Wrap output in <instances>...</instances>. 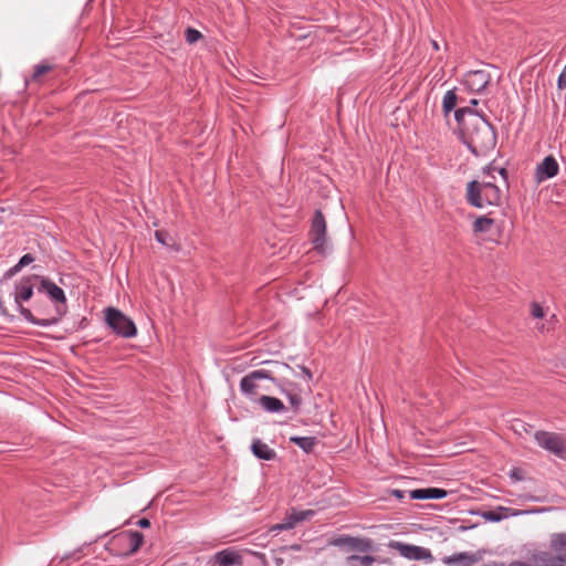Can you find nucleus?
Returning <instances> with one entry per match:
<instances>
[{"instance_id": "423d86ee", "label": "nucleus", "mask_w": 566, "mask_h": 566, "mask_svg": "<svg viewBox=\"0 0 566 566\" xmlns=\"http://www.w3.org/2000/svg\"><path fill=\"white\" fill-rule=\"evenodd\" d=\"M38 274L22 276L14 283L12 293L17 311L21 315V308H28L24 303L32 302L38 294Z\"/></svg>"}, {"instance_id": "72a5a7b5", "label": "nucleus", "mask_w": 566, "mask_h": 566, "mask_svg": "<svg viewBox=\"0 0 566 566\" xmlns=\"http://www.w3.org/2000/svg\"><path fill=\"white\" fill-rule=\"evenodd\" d=\"M293 528V523H287L286 520H284L282 523H277L271 527V532H279V531H285Z\"/></svg>"}, {"instance_id": "20e7f679", "label": "nucleus", "mask_w": 566, "mask_h": 566, "mask_svg": "<svg viewBox=\"0 0 566 566\" xmlns=\"http://www.w3.org/2000/svg\"><path fill=\"white\" fill-rule=\"evenodd\" d=\"M106 325L116 335L124 338H132L137 334V327L133 319L116 307H107L104 311Z\"/></svg>"}, {"instance_id": "c85d7f7f", "label": "nucleus", "mask_w": 566, "mask_h": 566, "mask_svg": "<svg viewBox=\"0 0 566 566\" xmlns=\"http://www.w3.org/2000/svg\"><path fill=\"white\" fill-rule=\"evenodd\" d=\"M155 238L159 243L166 247H170V242L172 241V238L169 235V233L164 230H156Z\"/></svg>"}, {"instance_id": "393cba45", "label": "nucleus", "mask_w": 566, "mask_h": 566, "mask_svg": "<svg viewBox=\"0 0 566 566\" xmlns=\"http://www.w3.org/2000/svg\"><path fill=\"white\" fill-rule=\"evenodd\" d=\"M129 554L136 553L144 544V535L138 531H129Z\"/></svg>"}, {"instance_id": "a18cd8bd", "label": "nucleus", "mask_w": 566, "mask_h": 566, "mask_svg": "<svg viewBox=\"0 0 566 566\" xmlns=\"http://www.w3.org/2000/svg\"><path fill=\"white\" fill-rule=\"evenodd\" d=\"M431 44H432V48H433L436 51H439V50H440V45H439V43H438L436 40H431Z\"/></svg>"}, {"instance_id": "de8ad7c7", "label": "nucleus", "mask_w": 566, "mask_h": 566, "mask_svg": "<svg viewBox=\"0 0 566 566\" xmlns=\"http://www.w3.org/2000/svg\"><path fill=\"white\" fill-rule=\"evenodd\" d=\"M486 66H488V67H490V69H493V70H496V69H497L496 66H494V65H492V64H486Z\"/></svg>"}, {"instance_id": "aec40b11", "label": "nucleus", "mask_w": 566, "mask_h": 566, "mask_svg": "<svg viewBox=\"0 0 566 566\" xmlns=\"http://www.w3.org/2000/svg\"><path fill=\"white\" fill-rule=\"evenodd\" d=\"M258 403L261 406V408L263 410H265L266 412H271V413H276V412H281V411L285 410V406L282 402V400H280L276 397H272V396H266V395L261 396L258 399Z\"/></svg>"}, {"instance_id": "9d476101", "label": "nucleus", "mask_w": 566, "mask_h": 566, "mask_svg": "<svg viewBox=\"0 0 566 566\" xmlns=\"http://www.w3.org/2000/svg\"><path fill=\"white\" fill-rule=\"evenodd\" d=\"M260 379H269L276 384V379L273 376V371L270 369H256L249 373L244 376L240 381V389L244 395L254 396L256 395L258 384L256 381Z\"/></svg>"}, {"instance_id": "7c9ffc66", "label": "nucleus", "mask_w": 566, "mask_h": 566, "mask_svg": "<svg viewBox=\"0 0 566 566\" xmlns=\"http://www.w3.org/2000/svg\"><path fill=\"white\" fill-rule=\"evenodd\" d=\"M497 171L502 178L507 182V178H509V171L507 169L501 167V168H496L494 167L492 164H490L489 166H486L484 169H483V172L484 174H488V175H491L492 171Z\"/></svg>"}, {"instance_id": "f257e3e1", "label": "nucleus", "mask_w": 566, "mask_h": 566, "mask_svg": "<svg viewBox=\"0 0 566 566\" xmlns=\"http://www.w3.org/2000/svg\"><path fill=\"white\" fill-rule=\"evenodd\" d=\"M454 119L461 140L474 156H485L495 148L496 130L484 114L471 107H460L454 111Z\"/></svg>"}, {"instance_id": "ea45409f", "label": "nucleus", "mask_w": 566, "mask_h": 566, "mask_svg": "<svg viewBox=\"0 0 566 566\" xmlns=\"http://www.w3.org/2000/svg\"><path fill=\"white\" fill-rule=\"evenodd\" d=\"M265 364H274L279 369H291V367L287 364L279 361H265Z\"/></svg>"}, {"instance_id": "6e6552de", "label": "nucleus", "mask_w": 566, "mask_h": 566, "mask_svg": "<svg viewBox=\"0 0 566 566\" xmlns=\"http://www.w3.org/2000/svg\"><path fill=\"white\" fill-rule=\"evenodd\" d=\"M38 294L67 312V300L64 291L49 276L38 274Z\"/></svg>"}, {"instance_id": "f8f14e48", "label": "nucleus", "mask_w": 566, "mask_h": 566, "mask_svg": "<svg viewBox=\"0 0 566 566\" xmlns=\"http://www.w3.org/2000/svg\"><path fill=\"white\" fill-rule=\"evenodd\" d=\"M559 171V165L557 160L552 156H546L535 169L536 184H541L547 179L555 177Z\"/></svg>"}, {"instance_id": "6ab92c4d", "label": "nucleus", "mask_w": 566, "mask_h": 566, "mask_svg": "<svg viewBox=\"0 0 566 566\" xmlns=\"http://www.w3.org/2000/svg\"><path fill=\"white\" fill-rule=\"evenodd\" d=\"M214 560L219 566L242 565V557L231 549L218 552L214 555Z\"/></svg>"}, {"instance_id": "f03ea898", "label": "nucleus", "mask_w": 566, "mask_h": 566, "mask_svg": "<svg viewBox=\"0 0 566 566\" xmlns=\"http://www.w3.org/2000/svg\"><path fill=\"white\" fill-rule=\"evenodd\" d=\"M66 311L59 307L40 294H36L31 306L21 308V316L29 323L48 327L56 325L66 315Z\"/></svg>"}, {"instance_id": "bb28decb", "label": "nucleus", "mask_w": 566, "mask_h": 566, "mask_svg": "<svg viewBox=\"0 0 566 566\" xmlns=\"http://www.w3.org/2000/svg\"><path fill=\"white\" fill-rule=\"evenodd\" d=\"M349 564L359 563L361 566H371L375 562V557L370 555L359 556L352 555L347 557Z\"/></svg>"}, {"instance_id": "a19ab883", "label": "nucleus", "mask_w": 566, "mask_h": 566, "mask_svg": "<svg viewBox=\"0 0 566 566\" xmlns=\"http://www.w3.org/2000/svg\"><path fill=\"white\" fill-rule=\"evenodd\" d=\"M301 370L307 377L308 380H312L313 376H312L311 370L307 367L301 366Z\"/></svg>"}, {"instance_id": "a211bd4d", "label": "nucleus", "mask_w": 566, "mask_h": 566, "mask_svg": "<svg viewBox=\"0 0 566 566\" xmlns=\"http://www.w3.org/2000/svg\"><path fill=\"white\" fill-rule=\"evenodd\" d=\"M482 558L480 553H458L453 554L452 556H449L443 559L446 564H458L461 563L464 566H471L475 563H478Z\"/></svg>"}, {"instance_id": "b1692460", "label": "nucleus", "mask_w": 566, "mask_h": 566, "mask_svg": "<svg viewBox=\"0 0 566 566\" xmlns=\"http://www.w3.org/2000/svg\"><path fill=\"white\" fill-rule=\"evenodd\" d=\"M494 219L488 217V216H481L475 219V221L472 224L473 231L475 233L478 232H489L491 228L494 224Z\"/></svg>"}, {"instance_id": "39448f33", "label": "nucleus", "mask_w": 566, "mask_h": 566, "mask_svg": "<svg viewBox=\"0 0 566 566\" xmlns=\"http://www.w3.org/2000/svg\"><path fill=\"white\" fill-rule=\"evenodd\" d=\"M549 546L555 555L541 552L535 559L545 564L544 566H566V533L552 534Z\"/></svg>"}, {"instance_id": "09e8293b", "label": "nucleus", "mask_w": 566, "mask_h": 566, "mask_svg": "<svg viewBox=\"0 0 566 566\" xmlns=\"http://www.w3.org/2000/svg\"><path fill=\"white\" fill-rule=\"evenodd\" d=\"M292 548L293 549H300V546L298 545H293Z\"/></svg>"}, {"instance_id": "0eeeda50", "label": "nucleus", "mask_w": 566, "mask_h": 566, "mask_svg": "<svg viewBox=\"0 0 566 566\" xmlns=\"http://www.w3.org/2000/svg\"><path fill=\"white\" fill-rule=\"evenodd\" d=\"M326 230L325 216L321 209H316L311 220L310 239L314 250L319 254H325L326 252Z\"/></svg>"}, {"instance_id": "ddd939ff", "label": "nucleus", "mask_w": 566, "mask_h": 566, "mask_svg": "<svg viewBox=\"0 0 566 566\" xmlns=\"http://www.w3.org/2000/svg\"><path fill=\"white\" fill-rule=\"evenodd\" d=\"M337 545L346 546L349 551H357L361 553L373 552L374 544L369 538H360L353 536H344L336 541Z\"/></svg>"}, {"instance_id": "cd10ccee", "label": "nucleus", "mask_w": 566, "mask_h": 566, "mask_svg": "<svg viewBox=\"0 0 566 566\" xmlns=\"http://www.w3.org/2000/svg\"><path fill=\"white\" fill-rule=\"evenodd\" d=\"M52 69H53V66L48 63H41L39 65H35L33 74H32V80L39 81L43 75L49 73Z\"/></svg>"}, {"instance_id": "4468645a", "label": "nucleus", "mask_w": 566, "mask_h": 566, "mask_svg": "<svg viewBox=\"0 0 566 566\" xmlns=\"http://www.w3.org/2000/svg\"><path fill=\"white\" fill-rule=\"evenodd\" d=\"M396 545L400 554L408 559L421 560L432 558L431 552L427 548L402 543H396Z\"/></svg>"}, {"instance_id": "412c9836", "label": "nucleus", "mask_w": 566, "mask_h": 566, "mask_svg": "<svg viewBox=\"0 0 566 566\" xmlns=\"http://www.w3.org/2000/svg\"><path fill=\"white\" fill-rule=\"evenodd\" d=\"M290 442L296 444L305 453H312L314 451V447L317 444V439L316 437L293 436L290 438Z\"/></svg>"}, {"instance_id": "37998d69", "label": "nucleus", "mask_w": 566, "mask_h": 566, "mask_svg": "<svg viewBox=\"0 0 566 566\" xmlns=\"http://www.w3.org/2000/svg\"><path fill=\"white\" fill-rule=\"evenodd\" d=\"M509 566H532L525 562H520V560H515V562H512Z\"/></svg>"}, {"instance_id": "e433bc0d", "label": "nucleus", "mask_w": 566, "mask_h": 566, "mask_svg": "<svg viewBox=\"0 0 566 566\" xmlns=\"http://www.w3.org/2000/svg\"><path fill=\"white\" fill-rule=\"evenodd\" d=\"M510 476L512 479H514L515 481H521L523 480V471L518 468H514L511 473H510Z\"/></svg>"}, {"instance_id": "f3484780", "label": "nucleus", "mask_w": 566, "mask_h": 566, "mask_svg": "<svg viewBox=\"0 0 566 566\" xmlns=\"http://www.w3.org/2000/svg\"><path fill=\"white\" fill-rule=\"evenodd\" d=\"M276 385L281 389V392L287 397L293 411L295 413H297L302 406V397L297 391H295V387H296L295 384L287 382V387L282 386L281 384H277V382H276Z\"/></svg>"}, {"instance_id": "5701e85b", "label": "nucleus", "mask_w": 566, "mask_h": 566, "mask_svg": "<svg viewBox=\"0 0 566 566\" xmlns=\"http://www.w3.org/2000/svg\"><path fill=\"white\" fill-rule=\"evenodd\" d=\"M511 509L499 506L496 510H489L482 513V517L490 522H500L509 516Z\"/></svg>"}, {"instance_id": "7ed1b4c3", "label": "nucleus", "mask_w": 566, "mask_h": 566, "mask_svg": "<svg viewBox=\"0 0 566 566\" xmlns=\"http://www.w3.org/2000/svg\"><path fill=\"white\" fill-rule=\"evenodd\" d=\"M465 199L474 208H484L485 206H501L502 191L492 181L480 182L472 180L467 185Z\"/></svg>"}, {"instance_id": "c03bdc74", "label": "nucleus", "mask_w": 566, "mask_h": 566, "mask_svg": "<svg viewBox=\"0 0 566 566\" xmlns=\"http://www.w3.org/2000/svg\"><path fill=\"white\" fill-rule=\"evenodd\" d=\"M88 321L86 317H83L80 322V327L81 328H84L86 325H87Z\"/></svg>"}, {"instance_id": "f704fd0d", "label": "nucleus", "mask_w": 566, "mask_h": 566, "mask_svg": "<svg viewBox=\"0 0 566 566\" xmlns=\"http://www.w3.org/2000/svg\"><path fill=\"white\" fill-rule=\"evenodd\" d=\"M0 314L2 316L8 317L10 321L14 319V315L9 312V308L6 306V303L2 300V297H0Z\"/></svg>"}, {"instance_id": "a878e982", "label": "nucleus", "mask_w": 566, "mask_h": 566, "mask_svg": "<svg viewBox=\"0 0 566 566\" xmlns=\"http://www.w3.org/2000/svg\"><path fill=\"white\" fill-rule=\"evenodd\" d=\"M314 512L308 510V511H301V512H296L293 510V512L291 514H289L285 520L287 521V523H293V527H295V525L302 521H305L308 516L313 515Z\"/></svg>"}, {"instance_id": "4c0bfd02", "label": "nucleus", "mask_w": 566, "mask_h": 566, "mask_svg": "<svg viewBox=\"0 0 566 566\" xmlns=\"http://www.w3.org/2000/svg\"><path fill=\"white\" fill-rule=\"evenodd\" d=\"M557 87L564 90L566 87V72L563 71L557 78Z\"/></svg>"}, {"instance_id": "4be33fe9", "label": "nucleus", "mask_w": 566, "mask_h": 566, "mask_svg": "<svg viewBox=\"0 0 566 566\" xmlns=\"http://www.w3.org/2000/svg\"><path fill=\"white\" fill-rule=\"evenodd\" d=\"M458 104V95L454 90H449L442 101V113L444 118L448 120L450 113L455 108Z\"/></svg>"}, {"instance_id": "49530a36", "label": "nucleus", "mask_w": 566, "mask_h": 566, "mask_svg": "<svg viewBox=\"0 0 566 566\" xmlns=\"http://www.w3.org/2000/svg\"><path fill=\"white\" fill-rule=\"evenodd\" d=\"M478 104H479V101H478V99H475V98H473V99H471V101H470V106H469V107H471L472 109H474L473 107H474V106H476Z\"/></svg>"}, {"instance_id": "2f4dec72", "label": "nucleus", "mask_w": 566, "mask_h": 566, "mask_svg": "<svg viewBox=\"0 0 566 566\" xmlns=\"http://www.w3.org/2000/svg\"><path fill=\"white\" fill-rule=\"evenodd\" d=\"M34 256L31 254V253H27L24 255H22L19 260V262L17 263L18 266H20V270H22V268L31 264L33 261H34Z\"/></svg>"}, {"instance_id": "58836bf2", "label": "nucleus", "mask_w": 566, "mask_h": 566, "mask_svg": "<svg viewBox=\"0 0 566 566\" xmlns=\"http://www.w3.org/2000/svg\"><path fill=\"white\" fill-rule=\"evenodd\" d=\"M137 525L142 528H148V527H150V521L146 517H143V518L138 520Z\"/></svg>"}, {"instance_id": "9b49d317", "label": "nucleus", "mask_w": 566, "mask_h": 566, "mask_svg": "<svg viewBox=\"0 0 566 566\" xmlns=\"http://www.w3.org/2000/svg\"><path fill=\"white\" fill-rule=\"evenodd\" d=\"M492 75L485 70L469 71L464 74L463 84L469 91L474 93H482L491 83Z\"/></svg>"}, {"instance_id": "473e14b6", "label": "nucleus", "mask_w": 566, "mask_h": 566, "mask_svg": "<svg viewBox=\"0 0 566 566\" xmlns=\"http://www.w3.org/2000/svg\"><path fill=\"white\" fill-rule=\"evenodd\" d=\"M531 313L535 318L544 317V310L538 303H532Z\"/></svg>"}, {"instance_id": "dca6fc26", "label": "nucleus", "mask_w": 566, "mask_h": 566, "mask_svg": "<svg viewBox=\"0 0 566 566\" xmlns=\"http://www.w3.org/2000/svg\"><path fill=\"white\" fill-rule=\"evenodd\" d=\"M251 451L254 457L260 460L271 461L276 458V452L271 449L261 439H253L251 443Z\"/></svg>"}, {"instance_id": "8fccbe9b", "label": "nucleus", "mask_w": 566, "mask_h": 566, "mask_svg": "<svg viewBox=\"0 0 566 566\" xmlns=\"http://www.w3.org/2000/svg\"><path fill=\"white\" fill-rule=\"evenodd\" d=\"M517 514H518V512H513L511 515H512V516H515V515H517Z\"/></svg>"}, {"instance_id": "1a4fd4ad", "label": "nucleus", "mask_w": 566, "mask_h": 566, "mask_svg": "<svg viewBox=\"0 0 566 566\" xmlns=\"http://www.w3.org/2000/svg\"><path fill=\"white\" fill-rule=\"evenodd\" d=\"M534 438L537 444L551 453L564 458L566 454V439L558 433L538 430Z\"/></svg>"}, {"instance_id": "79ce46f5", "label": "nucleus", "mask_w": 566, "mask_h": 566, "mask_svg": "<svg viewBox=\"0 0 566 566\" xmlns=\"http://www.w3.org/2000/svg\"><path fill=\"white\" fill-rule=\"evenodd\" d=\"M391 494L399 500H402L405 497V492L401 490H392Z\"/></svg>"}, {"instance_id": "c9c22d12", "label": "nucleus", "mask_w": 566, "mask_h": 566, "mask_svg": "<svg viewBox=\"0 0 566 566\" xmlns=\"http://www.w3.org/2000/svg\"><path fill=\"white\" fill-rule=\"evenodd\" d=\"M20 266H18L17 264L13 265L12 268H10L8 271L4 272L3 274V279L4 280H8V279H11L12 276H14L15 274H18L20 272Z\"/></svg>"}, {"instance_id": "c756f323", "label": "nucleus", "mask_w": 566, "mask_h": 566, "mask_svg": "<svg viewBox=\"0 0 566 566\" xmlns=\"http://www.w3.org/2000/svg\"><path fill=\"white\" fill-rule=\"evenodd\" d=\"M185 36H186V41L190 44L197 42L199 39L202 38V34L200 31L196 30V29H192V28H188L185 32Z\"/></svg>"}, {"instance_id": "2eb2a0df", "label": "nucleus", "mask_w": 566, "mask_h": 566, "mask_svg": "<svg viewBox=\"0 0 566 566\" xmlns=\"http://www.w3.org/2000/svg\"><path fill=\"white\" fill-rule=\"evenodd\" d=\"M447 494L448 492L444 489L439 488L416 489L409 493L410 499L412 500H439L446 497Z\"/></svg>"}]
</instances>
